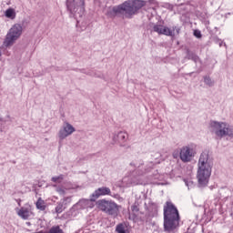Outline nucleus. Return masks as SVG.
Returning <instances> with one entry per match:
<instances>
[{
	"label": "nucleus",
	"mask_w": 233,
	"mask_h": 233,
	"mask_svg": "<svg viewBox=\"0 0 233 233\" xmlns=\"http://www.w3.org/2000/svg\"><path fill=\"white\" fill-rule=\"evenodd\" d=\"M197 179L200 187H207L208 179L212 174V162L208 151L205 150L201 153L198 164Z\"/></svg>",
	"instance_id": "obj_1"
},
{
	"label": "nucleus",
	"mask_w": 233,
	"mask_h": 233,
	"mask_svg": "<svg viewBox=\"0 0 233 233\" xmlns=\"http://www.w3.org/2000/svg\"><path fill=\"white\" fill-rule=\"evenodd\" d=\"M177 227H179V211L172 202L167 201L164 206V230L167 233H175Z\"/></svg>",
	"instance_id": "obj_2"
},
{
	"label": "nucleus",
	"mask_w": 233,
	"mask_h": 233,
	"mask_svg": "<svg viewBox=\"0 0 233 233\" xmlns=\"http://www.w3.org/2000/svg\"><path fill=\"white\" fill-rule=\"evenodd\" d=\"M147 5V2L143 0H127L123 4L113 7L112 12L116 14H121L126 19H132L134 15L139 12Z\"/></svg>",
	"instance_id": "obj_3"
},
{
	"label": "nucleus",
	"mask_w": 233,
	"mask_h": 233,
	"mask_svg": "<svg viewBox=\"0 0 233 233\" xmlns=\"http://www.w3.org/2000/svg\"><path fill=\"white\" fill-rule=\"evenodd\" d=\"M145 165L143 160H135L130 163V167H134L136 169L129 172L127 177L123 178V182L127 185H143V176L148 172L147 169H141Z\"/></svg>",
	"instance_id": "obj_4"
},
{
	"label": "nucleus",
	"mask_w": 233,
	"mask_h": 233,
	"mask_svg": "<svg viewBox=\"0 0 233 233\" xmlns=\"http://www.w3.org/2000/svg\"><path fill=\"white\" fill-rule=\"evenodd\" d=\"M211 132L219 137H230L233 139V127L229 126L227 122L211 121L209 123Z\"/></svg>",
	"instance_id": "obj_5"
},
{
	"label": "nucleus",
	"mask_w": 233,
	"mask_h": 233,
	"mask_svg": "<svg viewBox=\"0 0 233 233\" xmlns=\"http://www.w3.org/2000/svg\"><path fill=\"white\" fill-rule=\"evenodd\" d=\"M23 35V25L21 24H15L7 32L5 41L4 46L8 48L10 46H14L15 41L21 37Z\"/></svg>",
	"instance_id": "obj_6"
},
{
	"label": "nucleus",
	"mask_w": 233,
	"mask_h": 233,
	"mask_svg": "<svg viewBox=\"0 0 233 233\" xmlns=\"http://www.w3.org/2000/svg\"><path fill=\"white\" fill-rule=\"evenodd\" d=\"M96 207L102 212H106L109 216H116L117 214V204L114 201L106 200V199H100L96 202Z\"/></svg>",
	"instance_id": "obj_7"
},
{
	"label": "nucleus",
	"mask_w": 233,
	"mask_h": 233,
	"mask_svg": "<svg viewBox=\"0 0 233 233\" xmlns=\"http://www.w3.org/2000/svg\"><path fill=\"white\" fill-rule=\"evenodd\" d=\"M194 156H196L194 146H184L179 150V157L183 163H190Z\"/></svg>",
	"instance_id": "obj_8"
},
{
	"label": "nucleus",
	"mask_w": 233,
	"mask_h": 233,
	"mask_svg": "<svg viewBox=\"0 0 233 233\" xmlns=\"http://www.w3.org/2000/svg\"><path fill=\"white\" fill-rule=\"evenodd\" d=\"M66 6L68 12H70L73 17H83V14H85V7L83 5H77L76 0H67Z\"/></svg>",
	"instance_id": "obj_9"
},
{
	"label": "nucleus",
	"mask_w": 233,
	"mask_h": 233,
	"mask_svg": "<svg viewBox=\"0 0 233 233\" xmlns=\"http://www.w3.org/2000/svg\"><path fill=\"white\" fill-rule=\"evenodd\" d=\"M73 132H76V127L68 122H64L62 128L58 132V137L63 141V139H66L68 136H72Z\"/></svg>",
	"instance_id": "obj_10"
},
{
	"label": "nucleus",
	"mask_w": 233,
	"mask_h": 233,
	"mask_svg": "<svg viewBox=\"0 0 233 233\" xmlns=\"http://www.w3.org/2000/svg\"><path fill=\"white\" fill-rule=\"evenodd\" d=\"M112 191L109 189V187H98L95 192L90 196L91 201H96V199H98V198H101V196H110Z\"/></svg>",
	"instance_id": "obj_11"
},
{
	"label": "nucleus",
	"mask_w": 233,
	"mask_h": 233,
	"mask_svg": "<svg viewBox=\"0 0 233 233\" xmlns=\"http://www.w3.org/2000/svg\"><path fill=\"white\" fill-rule=\"evenodd\" d=\"M17 216L22 219H28L32 216V209L30 208H21L17 210Z\"/></svg>",
	"instance_id": "obj_12"
},
{
	"label": "nucleus",
	"mask_w": 233,
	"mask_h": 233,
	"mask_svg": "<svg viewBox=\"0 0 233 233\" xmlns=\"http://www.w3.org/2000/svg\"><path fill=\"white\" fill-rule=\"evenodd\" d=\"M128 139V134L126 132L120 131L117 135L113 137V143H125Z\"/></svg>",
	"instance_id": "obj_13"
},
{
	"label": "nucleus",
	"mask_w": 233,
	"mask_h": 233,
	"mask_svg": "<svg viewBox=\"0 0 233 233\" xmlns=\"http://www.w3.org/2000/svg\"><path fill=\"white\" fill-rule=\"evenodd\" d=\"M175 30L177 31V34H179V28L174 26L172 29L168 28L167 26H164L162 28L161 35H167L169 37H174L176 34H174Z\"/></svg>",
	"instance_id": "obj_14"
},
{
	"label": "nucleus",
	"mask_w": 233,
	"mask_h": 233,
	"mask_svg": "<svg viewBox=\"0 0 233 233\" xmlns=\"http://www.w3.org/2000/svg\"><path fill=\"white\" fill-rule=\"evenodd\" d=\"M17 14L15 13V9L9 7L8 9H6L5 11V16L7 19H11L12 21H14V19H15Z\"/></svg>",
	"instance_id": "obj_15"
},
{
	"label": "nucleus",
	"mask_w": 233,
	"mask_h": 233,
	"mask_svg": "<svg viewBox=\"0 0 233 233\" xmlns=\"http://www.w3.org/2000/svg\"><path fill=\"white\" fill-rule=\"evenodd\" d=\"M90 203H92V200L91 199H80L77 203V205L79 207H81L82 208H92V206H90Z\"/></svg>",
	"instance_id": "obj_16"
},
{
	"label": "nucleus",
	"mask_w": 233,
	"mask_h": 233,
	"mask_svg": "<svg viewBox=\"0 0 233 233\" xmlns=\"http://www.w3.org/2000/svg\"><path fill=\"white\" fill-rule=\"evenodd\" d=\"M187 59H191L195 63H198L199 61V56H198L193 52H190L189 50H187Z\"/></svg>",
	"instance_id": "obj_17"
},
{
	"label": "nucleus",
	"mask_w": 233,
	"mask_h": 233,
	"mask_svg": "<svg viewBox=\"0 0 233 233\" xmlns=\"http://www.w3.org/2000/svg\"><path fill=\"white\" fill-rule=\"evenodd\" d=\"M36 208L38 210H46V205L45 203V200L38 198L36 201Z\"/></svg>",
	"instance_id": "obj_18"
},
{
	"label": "nucleus",
	"mask_w": 233,
	"mask_h": 233,
	"mask_svg": "<svg viewBox=\"0 0 233 233\" xmlns=\"http://www.w3.org/2000/svg\"><path fill=\"white\" fill-rule=\"evenodd\" d=\"M163 27H164V25H155L153 26V32H156L157 34H159V35H161V34L163 32Z\"/></svg>",
	"instance_id": "obj_19"
},
{
	"label": "nucleus",
	"mask_w": 233,
	"mask_h": 233,
	"mask_svg": "<svg viewBox=\"0 0 233 233\" xmlns=\"http://www.w3.org/2000/svg\"><path fill=\"white\" fill-rule=\"evenodd\" d=\"M63 179H65V176L60 175L58 177H53L51 181H53V183H62Z\"/></svg>",
	"instance_id": "obj_20"
},
{
	"label": "nucleus",
	"mask_w": 233,
	"mask_h": 233,
	"mask_svg": "<svg viewBox=\"0 0 233 233\" xmlns=\"http://www.w3.org/2000/svg\"><path fill=\"white\" fill-rule=\"evenodd\" d=\"M204 83L205 85H208V86H214V82L212 81V79H210L209 76L204 77Z\"/></svg>",
	"instance_id": "obj_21"
},
{
	"label": "nucleus",
	"mask_w": 233,
	"mask_h": 233,
	"mask_svg": "<svg viewBox=\"0 0 233 233\" xmlns=\"http://www.w3.org/2000/svg\"><path fill=\"white\" fill-rule=\"evenodd\" d=\"M116 230L117 233H127V231L125 230V225H123V224H118L116 226Z\"/></svg>",
	"instance_id": "obj_22"
},
{
	"label": "nucleus",
	"mask_w": 233,
	"mask_h": 233,
	"mask_svg": "<svg viewBox=\"0 0 233 233\" xmlns=\"http://www.w3.org/2000/svg\"><path fill=\"white\" fill-rule=\"evenodd\" d=\"M49 233H63V229L59 228V226H56L50 228Z\"/></svg>",
	"instance_id": "obj_23"
},
{
	"label": "nucleus",
	"mask_w": 233,
	"mask_h": 233,
	"mask_svg": "<svg viewBox=\"0 0 233 233\" xmlns=\"http://www.w3.org/2000/svg\"><path fill=\"white\" fill-rule=\"evenodd\" d=\"M63 210H65V208H63V203H58L57 206L56 207V213L61 214Z\"/></svg>",
	"instance_id": "obj_24"
},
{
	"label": "nucleus",
	"mask_w": 233,
	"mask_h": 233,
	"mask_svg": "<svg viewBox=\"0 0 233 233\" xmlns=\"http://www.w3.org/2000/svg\"><path fill=\"white\" fill-rule=\"evenodd\" d=\"M0 121H2V123L11 122L12 118L7 115L5 117L0 118Z\"/></svg>",
	"instance_id": "obj_25"
},
{
	"label": "nucleus",
	"mask_w": 233,
	"mask_h": 233,
	"mask_svg": "<svg viewBox=\"0 0 233 233\" xmlns=\"http://www.w3.org/2000/svg\"><path fill=\"white\" fill-rule=\"evenodd\" d=\"M54 187H56V192H58V194H60V195H63V194H65V189H63L62 187H57L56 185H54Z\"/></svg>",
	"instance_id": "obj_26"
},
{
	"label": "nucleus",
	"mask_w": 233,
	"mask_h": 233,
	"mask_svg": "<svg viewBox=\"0 0 233 233\" xmlns=\"http://www.w3.org/2000/svg\"><path fill=\"white\" fill-rule=\"evenodd\" d=\"M194 35H195V37H198L199 39L201 37V31L195 30L194 31Z\"/></svg>",
	"instance_id": "obj_27"
},
{
	"label": "nucleus",
	"mask_w": 233,
	"mask_h": 233,
	"mask_svg": "<svg viewBox=\"0 0 233 233\" xmlns=\"http://www.w3.org/2000/svg\"><path fill=\"white\" fill-rule=\"evenodd\" d=\"M185 185L187 187H192V182H188L187 180H185Z\"/></svg>",
	"instance_id": "obj_28"
},
{
	"label": "nucleus",
	"mask_w": 233,
	"mask_h": 233,
	"mask_svg": "<svg viewBox=\"0 0 233 233\" xmlns=\"http://www.w3.org/2000/svg\"><path fill=\"white\" fill-rule=\"evenodd\" d=\"M82 5H85V2H84V1L82 2Z\"/></svg>",
	"instance_id": "obj_29"
},
{
	"label": "nucleus",
	"mask_w": 233,
	"mask_h": 233,
	"mask_svg": "<svg viewBox=\"0 0 233 233\" xmlns=\"http://www.w3.org/2000/svg\"><path fill=\"white\" fill-rule=\"evenodd\" d=\"M2 54H1V51H0V57H1Z\"/></svg>",
	"instance_id": "obj_30"
}]
</instances>
